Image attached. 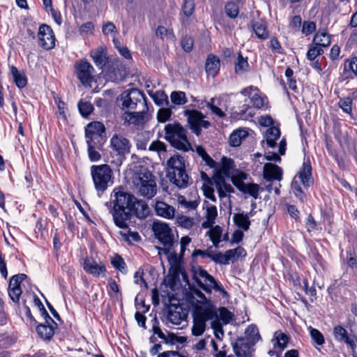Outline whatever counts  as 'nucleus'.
I'll return each instance as SVG.
<instances>
[{
  "label": "nucleus",
  "instance_id": "1",
  "mask_svg": "<svg viewBox=\"0 0 357 357\" xmlns=\"http://www.w3.org/2000/svg\"><path fill=\"white\" fill-rule=\"evenodd\" d=\"M134 195L124 191L122 188H115L110 195V200L105 203L112 215L116 226L121 229L128 227V221L131 218L130 208Z\"/></svg>",
  "mask_w": 357,
  "mask_h": 357
},
{
  "label": "nucleus",
  "instance_id": "2",
  "mask_svg": "<svg viewBox=\"0 0 357 357\" xmlns=\"http://www.w3.org/2000/svg\"><path fill=\"white\" fill-rule=\"evenodd\" d=\"M85 139L90 161H99L101 159V154L99 151L102 150L106 142L104 124L100 121H93L89 123L85 128Z\"/></svg>",
  "mask_w": 357,
  "mask_h": 357
},
{
  "label": "nucleus",
  "instance_id": "3",
  "mask_svg": "<svg viewBox=\"0 0 357 357\" xmlns=\"http://www.w3.org/2000/svg\"><path fill=\"white\" fill-rule=\"evenodd\" d=\"M132 183L137 193L149 199L153 198L157 193L155 177L146 167H140L135 172Z\"/></svg>",
  "mask_w": 357,
  "mask_h": 357
},
{
  "label": "nucleus",
  "instance_id": "4",
  "mask_svg": "<svg viewBox=\"0 0 357 357\" xmlns=\"http://www.w3.org/2000/svg\"><path fill=\"white\" fill-rule=\"evenodd\" d=\"M185 162L184 157L179 154L174 155L167 161V176L179 188H185L189 185Z\"/></svg>",
  "mask_w": 357,
  "mask_h": 357
},
{
  "label": "nucleus",
  "instance_id": "5",
  "mask_svg": "<svg viewBox=\"0 0 357 357\" xmlns=\"http://www.w3.org/2000/svg\"><path fill=\"white\" fill-rule=\"evenodd\" d=\"M164 131L165 139L174 148L184 152L193 151L187 136L188 130L180 123L175 121L166 124Z\"/></svg>",
  "mask_w": 357,
  "mask_h": 357
},
{
  "label": "nucleus",
  "instance_id": "6",
  "mask_svg": "<svg viewBox=\"0 0 357 357\" xmlns=\"http://www.w3.org/2000/svg\"><path fill=\"white\" fill-rule=\"evenodd\" d=\"M90 172L95 190L100 197L114 183L112 169L109 165L102 164L92 165Z\"/></svg>",
  "mask_w": 357,
  "mask_h": 357
},
{
  "label": "nucleus",
  "instance_id": "7",
  "mask_svg": "<svg viewBox=\"0 0 357 357\" xmlns=\"http://www.w3.org/2000/svg\"><path fill=\"white\" fill-rule=\"evenodd\" d=\"M192 278L197 284L206 293L211 294L212 290L220 292L223 297L228 296L222 285L201 266L192 268Z\"/></svg>",
  "mask_w": 357,
  "mask_h": 357
},
{
  "label": "nucleus",
  "instance_id": "8",
  "mask_svg": "<svg viewBox=\"0 0 357 357\" xmlns=\"http://www.w3.org/2000/svg\"><path fill=\"white\" fill-rule=\"evenodd\" d=\"M121 109L126 112L143 108L148 109L146 98L144 94L137 89L124 91L117 99Z\"/></svg>",
  "mask_w": 357,
  "mask_h": 357
},
{
  "label": "nucleus",
  "instance_id": "9",
  "mask_svg": "<svg viewBox=\"0 0 357 357\" xmlns=\"http://www.w3.org/2000/svg\"><path fill=\"white\" fill-rule=\"evenodd\" d=\"M217 315V308L210 307L204 308L197 305L193 312V325L192 333L195 336L202 335L206 330V321L213 319Z\"/></svg>",
  "mask_w": 357,
  "mask_h": 357
},
{
  "label": "nucleus",
  "instance_id": "10",
  "mask_svg": "<svg viewBox=\"0 0 357 357\" xmlns=\"http://www.w3.org/2000/svg\"><path fill=\"white\" fill-rule=\"evenodd\" d=\"M152 230L155 238L164 246L165 253L169 252L174 243V236L169 224L155 220L153 222Z\"/></svg>",
  "mask_w": 357,
  "mask_h": 357
},
{
  "label": "nucleus",
  "instance_id": "11",
  "mask_svg": "<svg viewBox=\"0 0 357 357\" xmlns=\"http://www.w3.org/2000/svg\"><path fill=\"white\" fill-rule=\"evenodd\" d=\"M183 114L187 117V121L192 131L197 135H201L202 129L208 128L211 123L208 121L204 120V114L196 109H185Z\"/></svg>",
  "mask_w": 357,
  "mask_h": 357
},
{
  "label": "nucleus",
  "instance_id": "12",
  "mask_svg": "<svg viewBox=\"0 0 357 357\" xmlns=\"http://www.w3.org/2000/svg\"><path fill=\"white\" fill-rule=\"evenodd\" d=\"M77 78L84 86L90 85L93 79V67L86 60L82 59L76 62L75 65Z\"/></svg>",
  "mask_w": 357,
  "mask_h": 357
},
{
  "label": "nucleus",
  "instance_id": "13",
  "mask_svg": "<svg viewBox=\"0 0 357 357\" xmlns=\"http://www.w3.org/2000/svg\"><path fill=\"white\" fill-rule=\"evenodd\" d=\"M38 37L39 45L49 50L55 46V37L52 28L45 24H41L38 29Z\"/></svg>",
  "mask_w": 357,
  "mask_h": 357
},
{
  "label": "nucleus",
  "instance_id": "14",
  "mask_svg": "<svg viewBox=\"0 0 357 357\" xmlns=\"http://www.w3.org/2000/svg\"><path fill=\"white\" fill-rule=\"evenodd\" d=\"M110 146L117 155L124 156L130 152L131 144L127 138L116 134L110 139Z\"/></svg>",
  "mask_w": 357,
  "mask_h": 357
},
{
  "label": "nucleus",
  "instance_id": "15",
  "mask_svg": "<svg viewBox=\"0 0 357 357\" xmlns=\"http://www.w3.org/2000/svg\"><path fill=\"white\" fill-rule=\"evenodd\" d=\"M253 346V344L244 337H238L232 343L233 350L237 357H251V348Z\"/></svg>",
  "mask_w": 357,
  "mask_h": 357
},
{
  "label": "nucleus",
  "instance_id": "16",
  "mask_svg": "<svg viewBox=\"0 0 357 357\" xmlns=\"http://www.w3.org/2000/svg\"><path fill=\"white\" fill-rule=\"evenodd\" d=\"M130 213H133L139 219L146 218L150 213V209L144 200L138 199L134 197V199L130 208Z\"/></svg>",
  "mask_w": 357,
  "mask_h": 357
},
{
  "label": "nucleus",
  "instance_id": "17",
  "mask_svg": "<svg viewBox=\"0 0 357 357\" xmlns=\"http://www.w3.org/2000/svg\"><path fill=\"white\" fill-rule=\"evenodd\" d=\"M298 177L302 184L306 188L313 184L314 180L312 176V167L309 158H304L302 167L298 174Z\"/></svg>",
  "mask_w": 357,
  "mask_h": 357
},
{
  "label": "nucleus",
  "instance_id": "18",
  "mask_svg": "<svg viewBox=\"0 0 357 357\" xmlns=\"http://www.w3.org/2000/svg\"><path fill=\"white\" fill-rule=\"evenodd\" d=\"M84 270L93 275L94 277H100V275L106 272V268L102 262L98 263L92 258H86L84 261Z\"/></svg>",
  "mask_w": 357,
  "mask_h": 357
},
{
  "label": "nucleus",
  "instance_id": "19",
  "mask_svg": "<svg viewBox=\"0 0 357 357\" xmlns=\"http://www.w3.org/2000/svg\"><path fill=\"white\" fill-rule=\"evenodd\" d=\"M282 168L276 165L266 163L264 166V177L268 181L273 180L280 181L282 179Z\"/></svg>",
  "mask_w": 357,
  "mask_h": 357
},
{
  "label": "nucleus",
  "instance_id": "20",
  "mask_svg": "<svg viewBox=\"0 0 357 357\" xmlns=\"http://www.w3.org/2000/svg\"><path fill=\"white\" fill-rule=\"evenodd\" d=\"M154 211L157 215L168 220H171L174 218L176 211L174 207L162 201L155 202Z\"/></svg>",
  "mask_w": 357,
  "mask_h": 357
},
{
  "label": "nucleus",
  "instance_id": "21",
  "mask_svg": "<svg viewBox=\"0 0 357 357\" xmlns=\"http://www.w3.org/2000/svg\"><path fill=\"white\" fill-rule=\"evenodd\" d=\"M185 318L186 314L180 305H171L169 307L167 319L172 324L180 325Z\"/></svg>",
  "mask_w": 357,
  "mask_h": 357
},
{
  "label": "nucleus",
  "instance_id": "22",
  "mask_svg": "<svg viewBox=\"0 0 357 357\" xmlns=\"http://www.w3.org/2000/svg\"><path fill=\"white\" fill-rule=\"evenodd\" d=\"M333 336L338 342H343L348 344L351 349L356 348V343L348 335L347 331L342 326H335L333 328Z\"/></svg>",
  "mask_w": 357,
  "mask_h": 357
},
{
  "label": "nucleus",
  "instance_id": "23",
  "mask_svg": "<svg viewBox=\"0 0 357 357\" xmlns=\"http://www.w3.org/2000/svg\"><path fill=\"white\" fill-rule=\"evenodd\" d=\"M147 111L148 109H143L137 112H126L125 120L130 124L135 126L142 125L147 121Z\"/></svg>",
  "mask_w": 357,
  "mask_h": 357
},
{
  "label": "nucleus",
  "instance_id": "24",
  "mask_svg": "<svg viewBox=\"0 0 357 357\" xmlns=\"http://www.w3.org/2000/svg\"><path fill=\"white\" fill-rule=\"evenodd\" d=\"M220 68V59L214 54H209L205 63L206 73L212 77H215Z\"/></svg>",
  "mask_w": 357,
  "mask_h": 357
},
{
  "label": "nucleus",
  "instance_id": "25",
  "mask_svg": "<svg viewBox=\"0 0 357 357\" xmlns=\"http://www.w3.org/2000/svg\"><path fill=\"white\" fill-rule=\"evenodd\" d=\"M234 224L243 231H248L250 226V220L248 213H238L233 215Z\"/></svg>",
  "mask_w": 357,
  "mask_h": 357
},
{
  "label": "nucleus",
  "instance_id": "26",
  "mask_svg": "<svg viewBox=\"0 0 357 357\" xmlns=\"http://www.w3.org/2000/svg\"><path fill=\"white\" fill-rule=\"evenodd\" d=\"M148 93L158 106L162 107L169 105L168 96L164 91H156L155 92L149 91Z\"/></svg>",
  "mask_w": 357,
  "mask_h": 357
},
{
  "label": "nucleus",
  "instance_id": "27",
  "mask_svg": "<svg viewBox=\"0 0 357 357\" xmlns=\"http://www.w3.org/2000/svg\"><path fill=\"white\" fill-rule=\"evenodd\" d=\"M10 73L15 84L18 88L22 89L26 86L27 79L23 71H19L15 66H12L10 67Z\"/></svg>",
  "mask_w": 357,
  "mask_h": 357
},
{
  "label": "nucleus",
  "instance_id": "28",
  "mask_svg": "<svg viewBox=\"0 0 357 357\" xmlns=\"http://www.w3.org/2000/svg\"><path fill=\"white\" fill-rule=\"evenodd\" d=\"M280 136V130L278 128L271 126L268 128L265 133L266 142L267 145L271 148H274L276 146V140Z\"/></svg>",
  "mask_w": 357,
  "mask_h": 357
},
{
  "label": "nucleus",
  "instance_id": "29",
  "mask_svg": "<svg viewBox=\"0 0 357 357\" xmlns=\"http://www.w3.org/2000/svg\"><path fill=\"white\" fill-rule=\"evenodd\" d=\"M36 332L41 339L50 340L54 334V328L52 325L41 324L37 326Z\"/></svg>",
  "mask_w": 357,
  "mask_h": 357
},
{
  "label": "nucleus",
  "instance_id": "30",
  "mask_svg": "<svg viewBox=\"0 0 357 357\" xmlns=\"http://www.w3.org/2000/svg\"><path fill=\"white\" fill-rule=\"evenodd\" d=\"M248 135V132L243 129L234 130L229 136V145L233 147L238 146L241 144L242 139L247 137Z\"/></svg>",
  "mask_w": 357,
  "mask_h": 357
},
{
  "label": "nucleus",
  "instance_id": "31",
  "mask_svg": "<svg viewBox=\"0 0 357 357\" xmlns=\"http://www.w3.org/2000/svg\"><path fill=\"white\" fill-rule=\"evenodd\" d=\"M249 69V63L247 57H243L239 52L238 53L237 61L235 63L234 70L237 75H243Z\"/></svg>",
  "mask_w": 357,
  "mask_h": 357
},
{
  "label": "nucleus",
  "instance_id": "32",
  "mask_svg": "<svg viewBox=\"0 0 357 357\" xmlns=\"http://www.w3.org/2000/svg\"><path fill=\"white\" fill-rule=\"evenodd\" d=\"M313 42L318 47H325L331 44L330 36L325 31H318L314 36Z\"/></svg>",
  "mask_w": 357,
  "mask_h": 357
},
{
  "label": "nucleus",
  "instance_id": "33",
  "mask_svg": "<svg viewBox=\"0 0 357 357\" xmlns=\"http://www.w3.org/2000/svg\"><path fill=\"white\" fill-rule=\"evenodd\" d=\"M90 56L97 67L102 68L105 64V55L102 47L91 50Z\"/></svg>",
  "mask_w": 357,
  "mask_h": 357
},
{
  "label": "nucleus",
  "instance_id": "34",
  "mask_svg": "<svg viewBox=\"0 0 357 357\" xmlns=\"http://www.w3.org/2000/svg\"><path fill=\"white\" fill-rule=\"evenodd\" d=\"M245 335V336L243 337L245 339H248L249 342L254 345L259 341L261 337L259 333V329L255 325H250L246 328Z\"/></svg>",
  "mask_w": 357,
  "mask_h": 357
},
{
  "label": "nucleus",
  "instance_id": "35",
  "mask_svg": "<svg viewBox=\"0 0 357 357\" xmlns=\"http://www.w3.org/2000/svg\"><path fill=\"white\" fill-rule=\"evenodd\" d=\"M212 185H215L219 197L220 198L226 197L222 189V185H224V183L226 182L225 177L220 173L216 172L212 177Z\"/></svg>",
  "mask_w": 357,
  "mask_h": 357
},
{
  "label": "nucleus",
  "instance_id": "36",
  "mask_svg": "<svg viewBox=\"0 0 357 357\" xmlns=\"http://www.w3.org/2000/svg\"><path fill=\"white\" fill-rule=\"evenodd\" d=\"M240 191L244 194H248L254 199H257L259 192V186L255 183H246L240 185Z\"/></svg>",
  "mask_w": 357,
  "mask_h": 357
},
{
  "label": "nucleus",
  "instance_id": "37",
  "mask_svg": "<svg viewBox=\"0 0 357 357\" xmlns=\"http://www.w3.org/2000/svg\"><path fill=\"white\" fill-rule=\"evenodd\" d=\"M175 109V107L172 105L169 107H162L159 109L157 112V120L159 123H165L171 119L172 115V109Z\"/></svg>",
  "mask_w": 357,
  "mask_h": 357
},
{
  "label": "nucleus",
  "instance_id": "38",
  "mask_svg": "<svg viewBox=\"0 0 357 357\" xmlns=\"http://www.w3.org/2000/svg\"><path fill=\"white\" fill-rule=\"evenodd\" d=\"M226 253L229 263L230 261L234 262L237 261L240 257H243L246 255L245 250L241 246L234 249L228 250L226 251Z\"/></svg>",
  "mask_w": 357,
  "mask_h": 357
},
{
  "label": "nucleus",
  "instance_id": "39",
  "mask_svg": "<svg viewBox=\"0 0 357 357\" xmlns=\"http://www.w3.org/2000/svg\"><path fill=\"white\" fill-rule=\"evenodd\" d=\"M252 28L259 38L264 40L268 38V31H267L266 26L261 22H253L252 24Z\"/></svg>",
  "mask_w": 357,
  "mask_h": 357
},
{
  "label": "nucleus",
  "instance_id": "40",
  "mask_svg": "<svg viewBox=\"0 0 357 357\" xmlns=\"http://www.w3.org/2000/svg\"><path fill=\"white\" fill-rule=\"evenodd\" d=\"M274 337L276 340V342L274 344L275 347H278L280 348V351L284 350L287 346L289 341L288 336L280 331H277L275 333Z\"/></svg>",
  "mask_w": 357,
  "mask_h": 357
},
{
  "label": "nucleus",
  "instance_id": "41",
  "mask_svg": "<svg viewBox=\"0 0 357 357\" xmlns=\"http://www.w3.org/2000/svg\"><path fill=\"white\" fill-rule=\"evenodd\" d=\"M170 98L172 102L176 105H183L188 102L185 92L180 91L172 92Z\"/></svg>",
  "mask_w": 357,
  "mask_h": 357
},
{
  "label": "nucleus",
  "instance_id": "42",
  "mask_svg": "<svg viewBox=\"0 0 357 357\" xmlns=\"http://www.w3.org/2000/svg\"><path fill=\"white\" fill-rule=\"evenodd\" d=\"M192 293L197 296L199 298L201 299L199 301L200 303L203 304L204 305H202L204 308H207L211 307H216L215 305L213 304L211 301L210 299L206 298V296L203 292L201 291V290L195 288V287H190Z\"/></svg>",
  "mask_w": 357,
  "mask_h": 357
},
{
  "label": "nucleus",
  "instance_id": "43",
  "mask_svg": "<svg viewBox=\"0 0 357 357\" xmlns=\"http://www.w3.org/2000/svg\"><path fill=\"white\" fill-rule=\"evenodd\" d=\"M353 73L357 76V56L346 59L344 63V73Z\"/></svg>",
  "mask_w": 357,
  "mask_h": 357
},
{
  "label": "nucleus",
  "instance_id": "44",
  "mask_svg": "<svg viewBox=\"0 0 357 357\" xmlns=\"http://www.w3.org/2000/svg\"><path fill=\"white\" fill-rule=\"evenodd\" d=\"M225 11L229 17L234 19L239 13L238 6L234 2H228L225 6Z\"/></svg>",
  "mask_w": 357,
  "mask_h": 357
},
{
  "label": "nucleus",
  "instance_id": "45",
  "mask_svg": "<svg viewBox=\"0 0 357 357\" xmlns=\"http://www.w3.org/2000/svg\"><path fill=\"white\" fill-rule=\"evenodd\" d=\"M78 109L82 116L86 117L93 110V106L90 102L83 101L82 100L78 102Z\"/></svg>",
  "mask_w": 357,
  "mask_h": 357
},
{
  "label": "nucleus",
  "instance_id": "46",
  "mask_svg": "<svg viewBox=\"0 0 357 357\" xmlns=\"http://www.w3.org/2000/svg\"><path fill=\"white\" fill-rule=\"evenodd\" d=\"M8 294L10 298V299L14 303H18L20 301V296L22 293V290L21 289V287L17 286H10L8 285Z\"/></svg>",
  "mask_w": 357,
  "mask_h": 357
},
{
  "label": "nucleus",
  "instance_id": "47",
  "mask_svg": "<svg viewBox=\"0 0 357 357\" xmlns=\"http://www.w3.org/2000/svg\"><path fill=\"white\" fill-rule=\"evenodd\" d=\"M324 53V50L321 47L317 45L309 47L307 52V58L310 61H313L316 58Z\"/></svg>",
  "mask_w": 357,
  "mask_h": 357
},
{
  "label": "nucleus",
  "instance_id": "48",
  "mask_svg": "<svg viewBox=\"0 0 357 357\" xmlns=\"http://www.w3.org/2000/svg\"><path fill=\"white\" fill-rule=\"evenodd\" d=\"M111 263L115 268L118 269L121 272L123 273L126 271V264L123 259L120 255H115L112 258Z\"/></svg>",
  "mask_w": 357,
  "mask_h": 357
},
{
  "label": "nucleus",
  "instance_id": "49",
  "mask_svg": "<svg viewBox=\"0 0 357 357\" xmlns=\"http://www.w3.org/2000/svg\"><path fill=\"white\" fill-rule=\"evenodd\" d=\"M266 101H267L266 97H262L258 93H255L251 97V102L253 106L257 109H261L264 107L266 104Z\"/></svg>",
  "mask_w": 357,
  "mask_h": 357
},
{
  "label": "nucleus",
  "instance_id": "50",
  "mask_svg": "<svg viewBox=\"0 0 357 357\" xmlns=\"http://www.w3.org/2000/svg\"><path fill=\"white\" fill-rule=\"evenodd\" d=\"M339 106L344 112L352 115V100L349 97L340 99Z\"/></svg>",
  "mask_w": 357,
  "mask_h": 357
},
{
  "label": "nucleus",
  "instance_id": "51",
  "mask_svg": "<svg viewBox=\"0 0 357 357\" xmlns=\"http://www.w3.org/2000/svg\"><path fill=\"white\" fill-rule=\"evenodd\" d=\"M195 3L194 0H183L182 5V10L184 15L187 17H190L194 12Z\"/></svg>",
  "mask_w": 357,
  "mask_h": 357
},
{
  "label": "nucleus",
  "instance_id": "52",
  "mask_svg": "<svg viewBox=\"0 0 357 357\" xmlns=\"http://www.w3.org/2000/svg\"><path fill=\"white\" fill-rule=\"evenodd\" d=\"M157 37L163 39L165 37L174 38L172 30H169L163 26H159L155 31Z\"/></svg>",
  "mask_w": 357,
  "mask_h": 357
},
{
  "label": "nucleus",
  "instance_id": "53",
  "mask_svg": "<svg viewBox=\"0 0 357 357\" xmlns=\"http://www.w3.org/2000/svg\"><path fill=\"white\" fill-rule=\"evenodd\" d=\"M218 311V319H220L225 324H228L231 319V313L225 307H220Z\"/></svg>",
  "mask_w": 357,
  "mask_h": 357
},
{
  "label": "nucleus",
  "instance_id": "54",
  "mask_svg": "<svg viewBox=\"0 0 357 357\" xmlns=\"http://www.w3.org/2000/svg\"><path fill=\"white\" fill-rule=\"evenodd\" d=\"M177 222L179 226L186 229H190L194 224L193 219L185 215L179 216Z\"/></svg>",
  "mask_w": 357,
  "mask_h": 357
},
{
  "label": "nucleus",
  "instance_id": "55",
  "mask_svg": "<svg viewBox=\"0 0 357 357\" xmlns=\"http://www.w3.org/2000/svg\"><path fill=\"white\" fill-rule=\"evenodd\" d=\"M211 260L216 264H229V261L227 257V253L222 254L221 252L212 253Z\"/></svg>",
  "mask_w": 357,
  "mask_h": 357
},
{
  "label": "nucleus",
  "instance_id": "56",
  "mask_svg": "<svg viewBox=\"0 0 357 357\" xmlns=\"http://www.w3.org/2000/svg\"><path fill=\"white\" fill-rule=\"evenodd\" d=\"M310 335L317 344L322 345L324 343V337L317 329L310 328Z\"/></svg>",
  "mask_w": 357,
  "mask_h": 357
},
{
  "label": "nucleus",
  "instance_id": "57",
  "mask_svg": "<svg viewBox=\"0 0 357 357\" xmlns=\"http://www.w3.org/2000/svg\"><path fill=\"white\" fill-rule=\"evenodd\" d=\"M292 189L294 194L295 196L302 202L303 203L306 197L305 193L303 192L301 187L296 183V181H294L292 183Z\"/></svg>",
  "mask_w": 357,
  "mask_h": 357
},
{
  "label": "nucleus",
  "instance_id": "58",
  "mask_svg": "<svg viewBox=\"0 0 357 357\" xmlns=\"http://www.w3.org/2000/svg\"><path fill=\"white\" fill-rule=\"evenodd\" d=\"M181 44L182 48L183 49V50L185 52H190L192 51V47H193V45H194L193 39L190 36H185V37H183L182 38Z\"/></svg>",
  "mask_w": 357,
  "mask_h": 357
},
{
  "label": "nucleus",
  "instance_id": "59",
  "mask_svg": "<svg viewBox=\"0 0 357 357\" xmlns=\"http://www.w3.org/2000/svg\"><path fill=\"white\" fill-rule=\"evenodd\" d=\"M202 188L206 198L209 199L212 202H216V198L214 195V189L213 188L212 185L204 183Z\"/></svg>",
  "mask_w": 357,
  "mask_h": 357
},
{
  "label": "nucleus",
  "instance_id": "60",
  "mask_svg": "<svg viewBox=\"0 0 357 357\" xmlns=\"http://www.w3.org/2000/svg\"><path fill=\"white\" fill-rule=\"evenodd\" d=\"M26 278V275L23 274V273L15 275L11 277L10 282H9V284L10 286L21 287L20 286L21 282L23 280H24Z\"/></svg>",
  "mask_w": 357,
  "mask_h": 357
},
{
  "label": "nucleus",
  "instance_id": "61",
  "mask_svg": "<svg viewBox=\"0 0 357 357\" xmlns=\"http://www.w3.org/2000/svg\"><path fill=\"white\" fill-rule=\"evenodd\" d=\"M166 144L159 140L153 141L149 146L150 151H166Z\"/></svg>",
  "mask_w": 357,
  "mask_h": 357
},
{
  "label": "nucleus",
  "instance_id": "62",
  "mask_svg": "<svg viewBox=\"0 0 357 357\" xmlns=\"http://www.w3.org/2000/svg\"><path fill=\"white\" fill-rule=\"evenodd\" d=\"M316 29V24L310 21H305L303 24L302 32L305 35H309Z\"/></svg>",
  "mask_w": 357,
  "mask_h": 357
},
{
  "label": "nucleus",
  "instance_id": "63",
  "mask_svg": "<svg viewBox=\"0 0 357 357\" xmlns=\"http://www.w3.org/2000/svg\"><path fill=\"white\" fill-rule=\"evenodd\" d=\"M213 251L211 250V247L206 250H195L192 254V257H197L200 256L203 258H210L211 259Z\"/></svg>",
  "mask_w": 357,
  "mask_h": 357
},
{
  "label": "nucleus",
  "instance_id": "64",
  "mask_svg": "<svg viewBox=\"0 0 357 357\" xmlns=\"http://www.w3.org/2000/svg\"><path fill=\"white\" fill-rule=\"evenodd\" d=\"M222 232V228L217 225L208 230L207 234L209 236L210 238H220Z\"/></svg>",
  "mask_w": 357,
  "mask_h": 357
}]
</instances>
